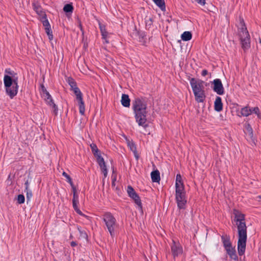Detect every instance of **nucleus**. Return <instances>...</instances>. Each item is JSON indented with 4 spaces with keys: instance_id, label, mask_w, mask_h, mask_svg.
Returning a JSON list of instances; mask_svg holds the SVG:
<instances>
[{
    "instance_id": "1",
    "label": "nucleus",
    "mask_w": 261,
    "mask_h": 261,
    "mask_svg": "<svg viewBox=\"0 0 261 261\" xmlns=\"http://www.w3.org/2000/svg\"><path fill=\"white\" fill-rule=\"evenodd\" d=\"M233 214L238 231V251L239 255L241 256L245 253L247 238L245 216L237 209L233 210Z\"/></svg>"
},
{
    "instance_id": "2",
    "label": "nucleus",
    "mask_w": 261,
    "mask_h": 261,
    "mask_svg": "<svg viewBox=\"0 0 261 261\" xmlns=\"http://www.w3.org/2000/svg\"><path fill=\"white\" fill-rule=\"evenodd\" d=\"M132 109L136 122L144 128L148 126L147 122V100L145 97H136L132 101Z\"/></svg>"
},
{
    "instance_id": "3",
    "label": "nucleus",
    "mask_w": 261,
    "mask_h": 261,
    "mask_svg": "<svg viewBox=\"0 0 261 261\" xmlns=\"http://www.w3.org/2000/svg\"><path fill=\"white\" fill-rule=\"evenodd\" d=\"M5 73L4 77V84L6 89V92L11 98L16 96L18 89V77L17 73L10 68H7L5 70Z\"/></svg>"
},
{
    "instance_id": "4",
    "label": "nucleus",
    "mask_w": 261,
    "mask_h": 261,
    "mask_svg": "<svg viewBox=\"0 0 261 261\" xmlns=\"http://www.w3.org/2000/svg\"><path fill=\"white\" fill-rule=\"evenodd\" d=\"M240 24L241 28L239 29V35L242 48L245 51L250 47V38L243 19H240Z\"/></svg>"
},
{
    "instance_id": "5",
    "label": "nucleus",
    "mask_w": 261,
    "mask_h": 261,
    "mask_svg": "<svg viewBox=\"0 0 261 261\" xmlns=\"http://www.w3.org/2000/svg\"><path fill=\"white\" fill-rule=\"evenodd\" d=\"M102 220L111 236L113 237L115 234V229L117 227L115 218L110 212H106L102 216Z\"/></svg>"
},
{
    "instance_id": "6",
    "label": "nucleus",
    "mask_w": 261,
    "mask_h": 261,
    "mask_svg": "<svg viewBox=\"0 0 261 261\" xmlns=\"http://www.w3.org/2000/svg\"><path fill=\"white\" fill-rule=\"evenodd\" d=\"M175 200L179 210H184L187 202L184 187H177L175 189Z\"/></svg>"
},
{
    "instance_id": "7",
    "label": "nucleus",
    "mask_w": 261,
    "mask_h": 261,
    "mask_svg": "<svg viewBox=\"0 0 261 261\" xmlns=\"http://www.w3.org/2000/svg\"><path fill=\"white\" fill-rule=\"evenodd\" d=\"M71 90L76 96V99L78 101L79 106V112L82 115H84L85 111V103L83 98V94L80 89L76 87Z\"/></svg>"
},
{
    "instance_id": "8",
    "label": "nucleus",
    "mask_w": 261,
    "mask_h": 261,
    "mask_svg": "<svg viewBox=\"0 0 261 261\" xmlns=\"http://www.w3.org/2000/svg\"><path fill=\"white\" fill-rule=\"evenodd\" d=\"M127 192L129 197L134 200L135 203L138 205L139 209L142 210V205L141 200L140 199V197L136 192L134 188L132 186H128L127 188Z\"/></svg>"
},
{
    "instance_id": "9",
    "label": "nucleus",
    "mask_w": 261,
    "mask_h": 261,
    "mask_svg": "<svg viewBox=\"0 0 261 261\" xmlns=\"http://www.w3.org/2000/svg\"><path fill=\"white\" fill-rule=\"evenodd\" d=\"M190 83L193 92L203 90L204 88L203 84L204 82L202 80H197L192 77L190 79Z\"/></svg>"
},
{
    "instance_id": "10",
    "label": "nucleus",
    "mask_w": 261,
    "mask_h": 261,
    "mask_svg": "<svg viewBox=\"0 0 261 261\" xmlns=\"http://www.w3.org/2000/svg\"><path fill=\"white\" fill-rule=\"evenodd\" d=\"M212 84L214 86L213 90L218 95H223L224 93V89L220 79H215L213 82Z\"/></svg>"
},
{
    "instance_id": "11",
    "label": "nucleus",
    "mask_w": 261,
    "mask_h": 261,
    "mask_svg": "<svg viewBox=\"0 0 261 261\" xmlns=\"http://www.w3.org/2000/svg\"><path fill=\"white\" fill-rule=\"evenodd\" d=\"M171 252L174 257L175 258L182 252V248L179 244H177L173 240V244L171 247Z\"/></svg>"
},
{
    "instance_id": "12",
    "label": "nucleus",
    "mask_w": 261,
    "mask_h": 261,
    "mask_svg": "<svg viewBox=\"0 0 261 261\" xmlns=\"http://www.w3.org/2000/svg\"><path fill=\"white\" fill-rule=\"evenodd\" d=\"M244 132L246 135L247 140L255 144V138L253 137V129L249 123L245 124V129Z\"/></svg>"
},
{
    "instance_id": "13",
    "label": "nucleus",
    "mask_w": 261,
    "mask_h": 261,
    "mask_svg": "<svg viewBox=\"0 0 261 261\" xmlns=\"http://www.w3.org/2000/svg\"><path fill=\"white\" fill-rule=\"evenodd\" d=\"M96 160L101 169V172L103 174L104 176L106 177L108 174V171L103 158L101 156V155H98L97 160Z\"/></svg>"
},
{
    "instance_id": "14",
    "label": "nucleus",
    "mask_w": 261,
    "mask_h": 261,
    "mask_svg": "<svg viewBox=\"0 0 261 261\" xmlns=\"http://www.w3.org/2000/svg\"><path fill=\"white\" fill-rule=\"evenodd\" d=\"M72 205L74 211L80 215L84 216V214L81 212V211L78 207L79 201V195L77 194L73 193L72 198Z\"/></svg>"
},
{
    "instance_id": "15",
    "label": "nucleus",
    "mask_w": 261,
    "mask_h": 261,
    "mask_svg": "<svg viewBox=\"0 0 261 261\" xmlns=\"http://www.w3.org/2000/svg\"><path fill=\"white\" fill-rule=\"evenodd\" d=\"M227 254L229 256L231 259L234 260H238V257L236 252L235 247L231 246L230 247H228L225 249Z\"/></svg>"
},
{
    "instance_id": "16",
    "label": "nucleus",
    "mask_w": 261,
    "mask_h": 261,
    "mask_svg": "<svg viewBox=\"0 0 261 261\" xmlns=\"http://www.w3.org/2000/svg\"><path fill=\"white\" fill-rule=\"evenodd\" d=\"M193 93L196 101L198 102H203L204 101L205 95L204 90L200 91H195Z\"/></svg>"
},
{
    "instance_id": "17",
    "label": "nucleus",
    "mask_w": 261,
    "mask_h": 261,
    "mask_svg": "<svg viewBox=\"0 0 261 261\" xmlns=\"http://www.w3.org/2000/svg\"><path fill=\"white\" fill-rule=\"evenodd\" d=\"M223 109V103L222 102L221 98L217 96L214 102V109L217 112H220Z\"/></svg>"
},
{
    "instance_id": "18",
    "label": "nucleus",
    "mask_w": 261,
    "mask_h": 261,
    "mask_svg": "<svg viewBox=\"0 0 261 261\" xmlns=\"http://www.w3.org/2000/svg\"><path fill=\"white\" fill-rule=\"evenodd\" d=\"M221 238L224 249L230 247L232 246V244L230 240V237L227 234L222 235L221 237Z\"/></svg>"
},
{
    "instance_id": "19",
    "label": "nucleus",
    "mask_w": 261,
    "mask_h": 261,
    "mask_svg": "<svg viewBox=\"0 0 261 261\" xmlns=\"http://www.w3.org/2000/svg\"><path fill=\"white\" fill-rule=\"evenodd\" d=\"M151 178L153 182H159L160 181V173L158 170H155L151 172Z\"/></svg>"
},
{
    "instance_id": "20",
    "label": "nucleus",
    "mask_w": 261,
    "mask_h": 261,
    "mask_svg": "<svg viewBox=\"0 0 261 261\" xmlns=\"http://www.w3.org/2000/svg\"><path fill=\"white\" fill-rule=\"evenodd\" d=\"M130 100L128 95L123 94L121 96V102L122 105L126 108H128L130 106Z\"/></svg>"
},
{
    "instance_id": "21",
    "label": "nucleus",
    "mask_w": 261,
    "mask_h": 261,
    "mask_svg": "<svg viewBox=\"0 0 261 261\" xmlns=\"http://www.w3.org/2000/svg\"><path fill=\"white\" fill-rule=\"evenodd\" d=\"M240 113H241V115H239V116H243V117L248 116L249 115L251 114L250 108L248 106L242 108L241 110Z\"/></svg>"
},
{
    "instance_id": "22",
    "label": "nucleus",
    "mask_w": 261,
    "mask_h": 261,
    "mask_svg": "<svg viewBox=\"0 0 261 261\" xmlns=\"http://www.w3.org/2000/svg\"><path fill=\"white\" fill-rule=\"evenodd\" d=\"M90 148L93 154L96 158V160H97L98 155H101V154L99 150L97 148L96 145L95 144L92 143L90 144Z\"/></svg>"
},
{
    "instance_id": "23",
    "label": "nucleus",
    "mask_w": 261,
    "mask_h": 261,
    "mask_svg": "<svg viewBox=\"0 0 261 261\" xmlns=\"http://www.w3.org/2000/svg\"><path fill=\"white\" fill-rule=\"evenodd\" d=\"M192 37V35L190 32L186 31L182 34L181 38L183 41H187L190 40Z\"/></svg>"
},
{
    "instance_id": "24",
    "label": "nucleus",
    "mask_w": 261,
    "mask_h": 261,
    "mask_svg": "<svg viewBox=\"0 0 261 261\" xmlns=\"http://www.w3.org/2000/svg\"><path fill=\"white\" fill-rule=\"evenodd\" d=\"M99 29L100 30L101 36H102V39H106V38L107 37V36H108V32H107V31L106 30V27L105 25H103L101 23H99Z\"/></svg>"
},
{
    "instance_id": "25",
    "label": "nucleus",
    "mask_w": 261,
    "mask_h": 261,
    "mask_svg": "<svg viewBox=\"0 0 261 261\" xmlns=\"http://www.w3.org/2000/svg\"><path fill=\"white\" fill-rule=\"evenodd\" d=\"M40 20L42 22V24L43 26L45 27V28L50 27V25L49 24L48 20L47 19V16L45 14H43V15L41 17Z\"/></svg>"
},
{
    "instance_id": "26",
    "label": "nucleus",
    "mask_w": 261,
    "mask_h": 261,
    "mask_svg": "<svg viewBox=\"0 0 261 261\" xmlns=\"http://www.w3.org/2000/svg\"><path fill=\"white\" fill-rule=\"evenodd\" d=\"M155 4L158 6L162 10H165V3L164 0H152Z\"/></svg>"
},
{
    "instance_id": "27",
    "label": "nucleus",
    "mask_w": 261,
    "mask_h": 261,
    "mask_svg": "<svg viewBox=\"0 0 261 261\" xmlns=\"http://www.w3.org/2000/svg\"><path fill=\"white\" fill-rule=\"evenodd\" d=\"M33 9L36 12V13L39 15H42L44 14L42 11L41 7L38 4L35 3L33 4Z\"/></svg>"
},
{
    "instance_id": "28",
    "label": "nucleus",
    "mask_w": 261,
    "mask_h": 261,
    "mask_svg": "<svg viewBox=\"0 0 261 261\" xmlns=\"http://www.w3.org/2000/svg\"><path fill=\"white\" fill-rule=\"evenodd\" d=\"M181 180L182 179L181 175L180 174H177L176 177L175 189L176 188V186H182V187H184V186Z\"/></svg>"
},
{
    "instance_id": "29",
    "label": "nucleus",
    "mask_w": 261,
    "mask_h": 261,
    "mask_svg": "<svg viewBox=\"0 0 261 261\" xmlns=\"http://www.w3.org/2000/svg\"><path fill=\"white\" fill-rule=\"evenodd\" d=\"M73 10V7L71 4H66L63 10L66 13H72Z\"/></svg>"
},
{
    "instance_id": "30",
    "label": "nucleus",
    "mask_w": 261,
    "mask_h": 261,
    "mask_svg": "<svg viewBox=\"0 0 261 261\" xmlns=\"http://www.w3.org/2000/svg\"><path fill=\"white\" fill-rule=\"evenodd\" d=\"M43 95L47 103H48V102H51L52 103H53V100L51 98V95L49 94L48 91H46V92L43 93Z\"/></svg>"
},
{
    "instance_id": "31",
    "label": "nucleus",
    "mask_w": 261,
    "mask_h": 261,
    "mask_svg": "<svg viewBox=\"0 0 261 261\" xmlns=\"http://www.w3.org/2000/svg\"><path fill=\"white\" fill-rule=\"evenodd\" d=\"M250 110L251 112V114L254 113L257 115L258 118H260V114L259 109L257 107L254 108H250Z\"/></svg>"
},
{
    "instance_id": "32",
    "label": "nucleus",
    "mask_w": 261,
    "mask_h": 261,
    "mask_svg": "<svg viewBox=\"0 0 261 261\" xmlns=\"http://www.w3.org/2000/svg\"><path fill=\"white\" fill-rule=\"evenodd\" d=\"M45 33L47 34L49 40H53V32L51 29V28L49 27V28H45Z\"/></svg>"
},
{
    "instance_id": "33",
    "label": "nucleus",
    "mask_w": 261,
    "mask_h": 261,
    "mask_svg": "<svg viewBox=\"0 0 261 261\" xmlns=\"http://www.w3.org/2000/svg\"><path fill=\"white\" fill-rule=\"evenodd\" d=\"M68 83L69 85H70L71 89H73V88L77 87L75 82L72 78H68Z\"/></svg>"
},
{
    "instance_id": "34",
    "label": "nucleus",
    "mask_w": 261,
    "mask_h": 261,
    "mask_svg": "<svg viewBox=\"0 0 261 261\" xmlns=\"http://www.w3.org/2000/svg\"><path fill=\"white\" fill-rule=\"evenodd\" d=\"M24 192H26V196H27V202L31 200V199L32 197V192L31 189L28 190H24Z\"/></svg>"
},
{
    "instance_id": "35",
    "label": "nucleus",
    "mask_w": 261,
    "mask_h": 261,
    "mask_svg": "<svg viewBox=\"0 0 261 261\" xmlns=\"http://www.w3.org/2000/svg\"><path fill=\"white\" fill-rule=\"evenodd\" d=\"M25 201V197L23 195L19 194L17 197V202L19 204H22Z\"/></svg>"
},
{
    "instance_id": "36",
    "label": "nucleus",
    "mask_w": 261,
    "mask_h": 261,
    "mask_svg": "<svg viewBox=\"0 0 261 261\" xmlns=\"http://www.w3.org/2000/svg\"><path fill=\"white\" fill-rule=\"evenodd\" d=\"M50 106H52L54 109V113L56 115L58 113V107L53 101V103L51 102H48V103Z\"/></svg>"
},
{
    "instance_id": "37",
    "label": "nucleus",
    "mask_w": 261,
    "mask_h": 261,
    "mask_svg": "<svg viewBox=\"0 0 261 261\" xmlns=\"http://www.w3.org/2000/svg\"><path fill=\"white\" fill-rule=\"evenodd\" d=\"M146 25L150 27L152 24V20L151 18L145 19Z\"/></svg>"
},
{
    "instance_id": "38",
    "label": "nucleus",
    "mask_w": 261,
    "mask_h": 261,
    "mask_svg": "<svg viewBox=\"0 0 261 261\" xmlns=\"http://www.w3.org/2000/svg\"><path fill=\"white\" fill-rule=\"evenodd\" d=\"M196 3L201 6L205 5L206 3V0H194Z\"/></svg>"
},
{
    "instance_id": "39",
    "label": "nucleus",
    "mask_w": 261,
    "mask_h": 261,
    "mask_svg": "<svg viewBox=\"0 0 261 261\" xmlns=\"http://www.w3.org/2000/svg\"><path fill=\"white\" fill-rule=\"evenodd\" d=\"M62 175L63 176H64L65 178H66L67 179V180H69L70 179H71V177H70V176L67 173H66L65 172H63V173H62Z\"/></svg>"
},
{
    "instance_id": "40",
    "label": "nucleus",
    "mask_w": 261,
    "mask_h": 261,
    "mask_svg": "<svg viewBox=\"0 0 261 261\" xmlns=\"http://www.w3.org/2000/svg\"><path fill=\"white\" fill-rule=\"evenodd\" d=\"M24 186H25V190H29V181L28 180H27L25 183H24Z\"/></svg>"
},
{
    "instance_id": "41",
    "label": "nucleus",
    "mask_w": 261,
    "mask_h": 261,
    "mask_svg": "<svg viewBox=\"0 0 261 261\" xmlns=\"http://www.w3.org/2000/svg\"><path fill=\"white\" fill-rule=\"evenodd\" d=\"M41 90L43 94L47 91L43 84L41 85Z\"/></svg>"
},
{
    "instance_id": "42",
    "label": "nucleus",
    "mask_w": 261,
    "mask_h": 261,
    "mask_svg": "<svg viewBox=\"0 0 261 261\" xmlns=\"http://www.w3.org/2000/svg\"><path fill=\"white\" fill-rule=\"evenodd\" d=\"M208 74V71L206 69H204L201 72V75L203 76L206 75Z\"/></svg>"
},
{
    "instance_id": "43",
    "label": "nucleus",
    "mask_w": 261,
    "mask_h": 261,
    "mask_svg": "<svg viewBox=\"0 0 261 261\" xmlns=\"http://www.w3.org/2000/svg\"><path fill=\"white\" fill-rule=\"evenodd\" d=\"M67 182L69 183V184L70 185L71 188H72L73 187H75V186H74V184L72 181V179H70L69 180H67Z\"/></svg>"
},
{
    "instance_id": "44",
    "label": "nucleus",
    "mask_w": 261,
    "mask_h": 261,
    "mask_svg": "<svg viewBox=\"0 0 261 261\" xmlns=\"http://www.w3.org/2000/svg\"><path fill=\"white\" fill-rule=\"evenodd\" d=\"M67 182L69 183V184L70 185L71 188H72L73 187H75V186H74V184L72 181V179H70L69 180H67Z\"/></svg>"
},
{
    "instance_id": "45",
    "label": "nucleus",
    "mask_w": 261,
    "mask_h": 261,
    "mask_svg": "<svg viewBox=\"0 0 261 261\" xmlns=\"http://www.w3.org/2000/svg\"><path fill=\"white\" fill-rule=\"evenodd\" d=\"M115 181H116V177H113L112 182V187H115Z\"/></svg>"
},
{
    "instance_id": "46",
    "label": "nucleus",
    "mask_w": 261,
    "mask_h": 261,
    "mask_svg": "<svg viewBox=\"0 0 261 261\" xmlns=\"http://www.w3.org/2000/svg\"><path fill=\"white\" fill-rule=\"evenodd\" d=\"M70 245H71V247H75V246H76L77 245V243L75 241H72L70 243Z\"/></svg>"
},
{
    "instance_id": "47",
    "label": "nucleus",
    "mask_w": 261,
    "mask_h": 261,
    "mask_svg": "<svg viewBox=\"0 0 261 261\" xmlns=\"http://www.w3.org/2000/svg\"><path fill=\"white\" fill-rule=\"evenodd\" d=\"M72 191L73 194V193L77 194L76 193V189L75 187H73L72 188Z\"/></svg>"
},
{
    "instance_id": "48",
    "label": "nucleus",
    "mask_w": 261,
    "mask_h": 261,
    "mask_svg": "<svg viewBox=\"0 0 261 261\" xmlns=\"http://www.w3.org/2000/svg\"><path fill=\"white\" fill-rule=\"evenodd\" d=\"M105 40V41L106 43H109V41L107 39V38H106V39H104Z\"/></svg>"
},
{
    "instance_id": "49",
    "label": "nucleus",
    "mask_w": 261,
    "mask_h": 261,
    "mask_svg": "<svg viewBox=\"0 0 261 261\" xmlns=\"http://www.w3.org/2000/svg\"><path fill=\"white\" fill-rule=\"evenodd\" d=\"M259 43L261 44V39H260V38H259Z\"/></svg>"
}]
</instances>
